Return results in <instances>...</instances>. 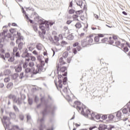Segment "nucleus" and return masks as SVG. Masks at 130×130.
Listing matches in <instances>:
<instances>
[{
  "label": "nucleus",
  "instance_id": "11",
  "mask_svg": "<svg viewBox=\"0 0 130 130\" xmlns=\"http://www.w3.org/2000/svg\"><path fill=\"white\" fill-rule=\"evenodd\" d=\"M56 68L57 71H61L62 73L65 72V71L67 70V68L66 67H62L60 68V65L59 64H57Z\"/></svg>",
  "mask_w": 130,
  "mask_h": 130
},
{
  "label": "nucleus",
  "instance_id": "62",
  "mask_svg": "<svg viewBox=\"0 0 130 130\" xmlns=\"http://www.w3.org/2000/svg\"><path fill=\"white\" fill-rule=\"evenodd\" d=\"M32 53H33V54H35L36 55H37L38 54V52L36 50L34 51Z\"/></svg>",
  "mask_w": 130,
  "mask_h": 130
},
{
  "label": "nucleus",
  "instance_id": "31",
  "mask_svg": "<svg viewBox=\"0 0 130 130\" xmlns=\"http://www.w3.org/2000/svg\"><path fill=\"white\" fill-rule=\"evenodd\" d=\"M96 113H94V112H92L90 115H91V117L92 119H94L95 118V116H96Z\"/></svg>",
  "mask_w": 130,
  "mask_h": 130
},
{
  "label": "nucleus",
  "instance_id": "20",
  "mask_svg": "<svg viewBox=\"0 0 130 130\" xmlns=\"http://www.w3.org/2000/svg\"><path fill=\"white\" fill-rule=\"evenodd\" d=\"M28 48L29 51H33L35 49V46L32 44H29L28 45Z\"/></svg>",
  "mask_w": 130,
  "mask_h": 130
},
{
  "label": "nucleus",
  "instance_id": "24",
  "mask_svg": "<svg viewBox=\"0 0 130 130\" xmlns=\"http://www.w3.org/2000/svg\"><path fill=\"white\" fill-rule=\"evenodd\" d=\"M80 11H76V13L77 15H73V19H77V18H78L79 17L78 15H80Z\"/></svg>",
  "mask_w": 130,
  "mask_h": 130
},
{
  "label": "nucleus",
  "instance_id": "45",
  "mask_svg": "<svg viewBox=\"0 0 130 130\" xmlns=\"http://www.w3.org/2000/svg\"><path fill=\"white\" fill-rule=\"evenodd\" d=\"M14 60V57H11L9 59H8V61L9 62H13Z\"/></svg>",
  "mask_w": 130,
  "mask_h": 130
},
{
  "label": "nucleus",
  "instance_id": "26",
  "mask_svg": "<svg viewBox=\"0 0 130 130\" xmlns=\"http://www.w3.org/2000/svg\"><path fill=\"white\" fill-rule=\"evenodd\" d=\"M25 44V43H23V42H20L19 44H18V48L20 50L22 49V48H23V45Z\"/></svg>",
  "mask_w": 130,
  "mask_h": 130
},
{
  "label": "nucleus",
  "instance_id": "15",
  "mask_svg": "<svg viewBox=\"0 0 130 130\" xmlns=\"http://www.w3.org/2000/svg\"><path fill=\"white\" fill-rule=\"evenodd\" d=\"M65 60H66V58H63L62 57H61L59 59V62H60V64L63 65V64H66L67 63Z\"/></svg>",
  "mask_w": 130,
  "mask_h": 130
},
{
  "label": "nucleus",
  "instance_id": "13",
  "mask_svg": "<svg viewBox=\"0 0 130 130\" xmlns=\"http://www.w3.org/2000/svg\"><path fill=\"white\" fill-rule=\"evenodd\" d=\"M125 44L124 43L121 44L120 42L119 41H115L114 46L116 47L120 46L121 48H123L125 46Z\"/></svg>",
  "mask_w": 130,
  "mask_h": 130
},
{
  "label": "nucleus",
  "instance_id": "22",
  "mask_svg": "<svg viewBox=\"0 0 130 130\" xmlns=\"http://www.w3.org/2000/svg\"><path fill=\"white\" fill-rule=\"evenodd\" d=\"M68 56H69V52L67 51H65L62 53V57L66 59V58H68Z\"/></svg>",
  "mask_w": 130,
  "mask_h": 130
},
{
  "label": "nucleus",
  "instance_id": "41",
  "mask_svg": "<svg viewBox=\"0 0 130 130\" xmlns=\"http://www.w3.org/2000/svg\"><path fill=\"white\" fill-rule=\"evenodd\" d=\"M114 118V116L113 115L111 114L109 115V119L110 120H112Z\"/></svg>",
  "mask_w": 130,
  "mask_h": 130
},
{
  "label": "nucleus",
  "instance_id": "48",
  "mask_svg": "<svg viewBox=\"0 0 130 130\" xmlns=\"http://www.w3.org/2000/svg\"><path fill=\"white\" fill-rule=\"evenodd\" d=\"M84 35H85V33L84 32H82L81 34L79 35V37L80 38H82L84 36Z\"/></svg>",
  "mask_w": 130,
  "mask_h": 130
},
{
  "label": "nucleus",
  "instance_id": "47",
  "mask_svg": "<svg viewBox=\"0 0 130 130\" xmlns=\"http://www.w3.org/2000/svg\"><path fill=\"white\" fill-rule=\"evenodd\" d=\"M98 36L99 38H103L104 37V34H98Z\"/></svg>",
  "mask_w": 130,
  "mask_h": 130
},
{
  "label": "nucleus",
  "instance_id": "54",
  "mask_svg": "<svg viewBox=\"0 0 130 130\" xmlns=\"http://www.w3.org/2000/svg\"><path fill=\"white\" fill-rule=\"evenodd\" d=\"M15 56L18 57H20V55L18 52L15 53Z\"/></svg>",
  "mask_w": 130,
  "mask_h": 130
},
{
  "label": "nucleus",
  "instance_id": "2",
  "mask_svg": "<svg viewBox=\"0 0 130 130\" xmlns=\"http://www.w3.org/2000/svg\"><path fill=\"white\" fill-rule=\"evenodd\" d=\"M68 75L67 72H64L63 74H62V75H59L58 76V79L59 80L58 81V87L60 89L63 88V85L62 84V83L64 85H66L67 84V81H68V78L67 77H63V76H67Z\"/></svg>",
  "mask_w": 130,
  "mask_h": 130
},
{
  "label": "nucleus",
  "instance_id": "27",
  "mask_svg": "<svg viewBox=\"0 0 130 130\" xmlns=\"http://www.w3.org/2000/svg\"><path fill=\"white\" fill-rule=\"evenodd\" d=\"M105 125L104 124L100 125L99 127V130H105Z\"/></svg>",
  "mask_w": 130,
  "mask_h": 130
},
{
  "label": "nucleus",
  "instance_id": "14",
  "mask_svg": "<svg viewBox=\"0 0 130 130\" xmlns=\"http://www.w3.org/2000/svg\"><path fill=\"white\" fill-rule=\"evenodd\" d=\"M81 45L84 47L89 45V43L88 42V40L87 39V37L85 39L81 41Z\"/></svg>",
  "mask_w": 130,
  "mask_h": 130
},
{
  "label": "nucleus",
  "instance_id": "55",
  "mask_svg": "<svg viewBox=\"0 0 130 130\" xmlns=\"http://www.w3.org/2000/svg\"><path fill=\"white\" fill-rule=\"evenodd\" d=\"M73 51L74 54H76V53H77V50L75 48L73 49Z\"/></svg>",
  "mask_w": 130,
  "mask_h": 130
},
{
  "label": "nucleus",
  "instance_id": "38",
  "mask_svg": "<svg viewBox=\"0 0 130 130\" xmlns=\"http://www.w3.org/2000/svg\"><path fill=\"white\" fill-rule=\"evenodd\" d=\"M27 67H28V64L26 62L24 63L23 65V69H27Z\"/></svg>",
  "mask_w": 130,
  "mask_h": 130
},
{
  "label": "nucleus",
  "instance_id": "52",
  "mask_svg": "<svg viewBox=\"0 0 130 130\" xmlns=\"http://www.w3.org/2000/svg\"><path fill=\"white\" fill-rule=\"evenodd\" d=\"M78 45H79V43L76 42V43H74L73 47H75L78 46Z\"/></svg>",
  "mask_w": 130,
  "mask_h": 130
},
{
  "label": "nucleus",
  "instance_id": "17",
  "mask_svg": "<svg viewBox=\"0 0 130 130\" xmlns=\"http://www.w3.org/2000/svg\"><path fill=\"white\" fill-rule=\"evenodd\" d=\"M43 45L42 44H41V43H39V44H38L37 45V46H36V47H37V48L38 49V50H42V49L43 48Z\"/></svg>",
  "mask_w": 130,
  "mask_h": 130
},
{
  "label": "nucleus",
  "instance_id": "50",
  "mask_svg": "<svg viewBox=\"0 0 130 130\" xmlns=\"http://www.w3.org/2000/svg\"><path fill=\"white\" fill-rule=\"evenodd\" d=\"M33 28H34V30H35L36 32L38 31V27L36 25L34 26Z\"/></svg>",
  "mask_w": 130,
  "mask_h": 130
},
{
  "label": "nucleus",
  "instance_id": "46",
  "mask_svg": "<svg viewBox=\"0 0 130 130\" xmlns=\"http://www.w3.org/2000/svg\"><path fill=\"white\" fill-rule=\"evenodd\" d=\"M108 118V116L107 115H104L102 116V119L103 120H106Z\"/></svg>",
  "mask_w": 130,
  "mask_h": 130
},
{
  "label": "nucleus",
  "instance_id": "16",
  "mask_svg": "<svg viewBox=\"0 0 130 130\" xmlns=\"http://www.w3.org/2000/svg\"><path fill=\"white\" fill-rule=\"evenodd\" d=\"M22 71V67L21 66V65H19L18 66H16L15 67V71L16 72H20Z\"/></svg>",
  "mask_w": 130,
  "mask_h": 130
},
{
  "label": "nucleus",
  "instance_id": "36",
  "mask_svg": "<svg viewBox=\"0 0 130 130\" xmlns=\"http://www.w3.org/2000/svg\"><path fill=\"white\" fill-rule=\"evenodd\" d=\"M5 57L6 58H9L10 57V54L9 53H6L5 54Z\"/></svg>",
  "mask_w": 130,
  "mask_h": 130
},
{
  "label": "nucleus",
  "instance_id": "21",
  "mask_svg": "<svg viewBox=\"0 0 130 130\" xmlns=\"http://www.w3.org/2000/svg\"><path fill=\"white\" fill-rule=\"evenodd\" d=\"M68 39L69 40H72L74 39V36H73V34L72 33L70 35H69L67 37Z\"/></svg>",
  "mask_w": 130,
  "mask_h": 130
},
{
  "label": "nucleus",
  "instance_id": "30",
  "mask_svg": "<svg viewBox=\"0 0 130 130\" xmlns=\"http://www.w3.org/2000/svg\"><path fill=\"white\" fill-rule=\"evenodd\" d=\"M122 112L123 114H126L128 112V110L126 108H124L122 109Z\"/></svg>",
  "mask_w": 130,
  "mask_h": 130
},
{
  "label": "nucleus",
  "instance_id": "6",
  "mask_svg": "<svg viewBox=\"0 0 130 130\" xmlns=\"http://www.w3.org/2000/svg\"><path fill=\"white\" fill-rule=\"evenodd\" d=\"M94 38V34H92L89 35V36H88L87 37V39L88 41V43L89 45H92L93 44V39Z\"/></svg>",
  "mask_w": 130,
  "mask_h": 130
},
{
  "label": "nucleus",
  "instance_id": "28",
  "mask_svg": "<svg viewBox=\"0 0 130 130\" xmlns=\"http://www.w3.org/2000/svg\"><path fill=\"white\" fill-rule=\"evenodd\" d=\"M28 56H29V53L27 52H24L22 55V57L23 58L28 57Z\"/></svg>",
  "mask_w": 130,
  "mask_h": 130
},
{
  "label": "nucleus",
  "instance_id": "63",
  "mask_svg": "<svg viewBox=\"0 0 130 130\" xmlns=\"http://www.w3.org/2000/svg\"><path fill=\"white\" fill-rule=\"evenodd\" d=\"M12 25L13 26H16L17 24L16 23H15V22H13V23H12Z\"/></svg>",
  "mask_w": 130,
  "mask_h": 130
},
{
  "label": "nucleus",
  "instance_id": "25",
  "mask_svg": "<svg viewBox=\"0 0 130 130\" xmlns=\"http://www.w3.org/2000/svg\"><path fill=\"white\" fill-rule=\"evenodd\" d=\"M54 24V22H48V23H46V24H45V26L47 27L48 28H49V25L50 26H52Z\"/></svg>",
  "mask_w": 130,
  "mask_h": 130
},
{
  "label": "nucleus",
  "instance_id": "12",
  "mask_svg": "<svg viewBox=\"0 0 130 130\" xmlns=\"http://www.w3.org/2000/svg\"><path fill=\"white\" fill-rule=\"evenodd\" d=\"M17 39L16 41V44H18L19 42H20V41L21 40H23V38L22 37V36H21V33L17 32Z\"/></svg>",
  "mask_w": 130,
  "mask_h": 130
},
{
  "label": "nucleus",
  "instance_id": "37",
  "mask_svg": "<svg viewBox=\"0 0 130 130\" xmlns=\"http://www.w3.org/2000/svg\"><path fill=\"white\" fill-rule=\"evenodd\" d=\"M75 13V10L74 9H70L69 11V13L70 14H74Z\"/></svg>",
  "mask_w": 130,
  "mask_h": 130
},
{
  "label": "nucleus",
  "instance_id": "5",
  "mask_svg": "<svg viewBox=\"0 0 130 130\" xmlns=\"http://www.w3.org/2000/svg\"><path fill=\"white\" fill-rule=\"evenodd\" d=\"M80 112H81V114L84 115V116H86L89 117V115H90L91 114V112L88 110V109H83V108H82L81 110L80 111Z\"/></svg>",
  "mask_w": 130,
  "mask_h": 130
},
{
  "label": "nucleus",
  "instance_id": "33",
  "mask_svg": "<svg viewBox=\"0 0 130 130\" xmlns=\"http://www.w3.org/2000/svg\"><path fill=\"white\" fill-rule=\"evenodd\" d=\"M94 41L95 42H99L100 41V38L98 36H96V37H95L94 38Z\"/></svg>",
  "mask_w": 130,
  "mask_h": 130
},
{
  "label": "nucleus",
  "instance_id": "56",
  "mask_svg": "<svg viewBox=\"0 0 130 130\" xmlns=\"http://www.w3.org/2000/svg\"><path fill=\"white\" fill-rule=\"evenodd\" d=\"M19 118L21 120H23L24 119V116L22 115H20L19 116Z\"/></svg>",
  "mask_w": 130,
  "mask_h": 130
},
{
  "label": "nucleus",
  "instance_id": "7",
  "mask_svg": "<svg viewBox=\"0 0 130 130\" xmlns=\"http://www.w3.org/2000/svg\"><path fill=\"white\" fill-rule=\"evenodd\" d=\"M9 99H12L15 103H18V104H20L21 100L20 99H17L16 98L15 95L13 94H10L8 96Z\"/></svg>",
  "mask_w": 130,
  "mask_h": 130
},
{
  "label": "nucleus",
  "instance_id": "57",
  "mask_svg": "<svg viewBox=\"0 0 130 130\" xmlns=\"http://www.w3.org/2000/svg\"><path fill=\"white\" fill-rule=\"evenodd\" d=\"M77 4L79 6V7H81L82 6V2H78V3H77Z\"/></svg>",
  "mask_w": 130,
  "mask_h": 130
},
{
  "label": "nucleus",
  "instance_id": "34",
  "mask_svg": "<svg viewBox=\"0 0 130 130\" xmlns=\"http://www.w3.org/2000/svg\"><path fill=\"white\" fill-rule=\"evenodd\" d=\"M18 77V75L17 74H14L13 76H12V78L14 80H16V79Z\"/></svg>",
  "mask_w": 130,
  "mask_h": 130
},
{
  "label": "nucleus",
  "instance_id": "35",
  "mask_svg": "<svg viewBox=\"0 0 130 130\" xmlns=\"http://www.w3.org/2000/svg\"><path fill=\"white\" fill-rule=\"evenodd\" d=\"M18 49L17 47H15L14 48V49H13V53L14 54H15V53H17V51H18Z\"/></svg>",
  "mask_w": 130,
  "mask_h": 130
},
{
  "label": "nucleus",
  "instance_id": "8",
  "mask_svg": "<svg viewBox=\"0 0 130 130\" xmlns=\"http://www.w3.org/2000/svg\"><path fill=\"white\" fill-rule=\"evenodd\" d=\"M39 28L41 29V31H39L40 36H43L46 34L45 26L44 25H40Z\"/></svg>",
  "mask_w": 130,
  "mask_h": 130
},
{
  "label": "nucleus",
  "instance_id": "53",
  "mask_svg": "<svg viewBox=\"0 0 130 130\" xmlns=\"http://www.w3.org/2000/svg\"><path fill=\"white\" fill-rule=\"evenodd\" d=\"M96 127V126H91L89 128V129L93 130V129L95 128Z\"/></svg>",
  "mask_w": 130,
  "mask_h": 130
},
{
  "label": "nucleus",
  "instance_id": "49",
  "mask_svg": "<svg viewBox=\"0 0 130 130\" xmlns=\"http://www.w3.org/2000/svg\"><path fill=\"white\" fill-rule=\"evenodd\" d=\"M24 73L23 72H22L20 74V76H19V78L20 79H22V78L24 77Z\"/></svg>",
  "mask_w": 130,
  "mask_h": 130
},
{
  "label": "nucleus",
  "instance_id": "10",
  "mask_svg": "<svg viewBox=\"0 0 130 130\" xmlns=\"http://www.w3.org/2000/svg\"><path fill=\"white\" fill-rule=\"evenodd\" d=\"M106 41H108V43H109V44L110 45H113L114 42H115L113 39L111 37H109V40L107 38H105L102 40L103 42H106Z\"/></svg>",
  "mask_w": 130,
  "mask_h": 130
},
{
  "label": "nucleus",
  "instance_id": "44",
  "mask_svg": "<svg viewBox=\"0 0 130 130\" xmlns=\"http://www.w3.org/2000/svg\"><path fill=\"white\" fill-rule=\"evenodd\" d=\"M95 118L97 120L100 119V118H101V115H99V114H96Z\"/></svg>",
  "mask_w": 130,
  "mask_h": 130
},
{
  "label": "nucleus",
  "instance_id": "9",
  "mask_svg": "<svg viewBox=\"0 0 130 130\" xmlns=\"http://www.w3.org/2000/svg\"><path fill=\"white\" fill-rule=\"evenodd\" d=\"M6 130H21V128L20 127L17 125H13L12 126L11 128H9V126L8 125H6V127L5 128Z\"/></svg>",
  "mask_w": 130,
  "mask_h": 130
},
{
  "label": "nucleus",
  "instance_id": "1",
  "mask_svg": "<svg viewBox=\"0 0 130 130\" xmlns=\"http://www.w3.org/2000/svg\"><path fill=\"white\" fill-rule=\"evenodd\" d=\"M30 58L32 61L28 63V66L29 68H26L25 69V73L28 74L29 73H31L32 74L31 75V77H33L34 75H36L39 73V69H37L35 70V68L34 67L35 66L34 61H35L36 60V57L31 56Z\"/></svg>",
  "mask_w": 130,
  "mask_h": 130
},
{
  "label": "nucleus",
  "instance_id": "29",
  "mask_svg": "<svg viewBox=\"0 0 130 130\" xmlns=\"http://www.w3.org/2000/svg\"><path fill=\"white\" fill-rule=\"evenodd\" d=\"M63 92L66 94V95H67L68 94V88L67 87H64L62 89Z\"/></svg>",
  "mask_w": 130,
  "mask_h": 130
},
{
  "label": "nucleus",
  "instance_id": "3",
  "mask_svg": "<svg viewBox=\"0 0 130 130\" xmlns=\"http://www.w3.org/2000/svg\"><path fill=\"white\" fill-rule=\"evenodd\" d=\"M52 34L54 35L53 36V40L52 41V44H54L56 45H59V40H63V37L62 34H60L58 35V37H57V32L55 31H53Z\"/></svg>",
  "mask_w": 130,
  "mask_h": 130
},
{
  "label": "nucleus",
  "instance_id": "4",
  "mask_svg": "<svg viewBox=\"0 0 130 130\" xmlns=\"http://www.w3.org/2000/svg\"><path fill=\"white\" fill-rule=\"evenodd\" d=\"M68 102L74 108H76L78 111L80 112L82 109V108L81 107V104L80 102L75 101V102H73L70 99L68 100Z\"/></svg>",
  "mask_w": 130,
  "mask_h": 130
},
{
  "label": "nucleus",
  "instance_id": "58",
  "mask_svg": "<svg viewBox=\"0 0 130 130\" xmlns=\"http://www.w3.org/2000/svg\"><path fill=\"white\" fill-rule=\"evenodd\" d=\"M71 60H72V58L71 57H69L67 59V62L68 63H70L71 62Z\"/></svg>",
  "mask_w": 130,
  "mask_h": 130
},
{
  "label": "nucleus",
  "instance_id": "43",
  "mask_svg": "<svg viewBox=\"0 0 130 130\" xmlns=\"http://www.w3.org/2000/svg\"><path fill=\"white\" fill-rule=\"evenodd\" d=\"M123 51L125 52H128V49L127 48V47H123Z\"/></svg>",
  "mask_w": 130,
  "mask_h": 130
},
{
  "label": "nucleus",
  "instance_id": "51",
  "mask_svg": "<svg viewBox=\"0 0 130 130\" xmlns=\"http://www.w3.org/2000/svg\"><path fill=\"white\" fill-rule=\"evenodd\" d=\"M10 31L11 34H14V32L15 31V29L14 28H12L10 30Z\"/></svg>",
  "mask_w": 130,
  "mask_h": 130
},
{
  "label": "nucleus",
  "instance_id": "32",
  "mask_svg": "<svg viewBox=\"0 0 130 130\" xmlns=\"http://www.w3.org/2000/svg\"><path fill=\"white\" fill-rule=\"evenodd\" d=\"M67 44H68V43L65 41H62V42H61V46H62V47H63L64 45H66Z\"/></svg>",
  "mask_w": 130,
  "mask_h": 130
},
{
  "label": "nucleus",
  "instance_id": "18",
  "mask_svg": "<svg viewBox=\"0 0 130 130\" xmlns=\"http://www.w3.org/2000/svg\"><path fill=\"white\" fill-rule=\"evenodd\" d=\"M121 116H122V113L120 112V111H118L116 113V117L119 119H121Z\"/></svg>",
  "mask_w": 130,
  "mask_h": 130
},
{
  "label": "nucleus",
  "instance_id": "19",
  "mask_svg": "<svg viewBox=\"0 0 130 130\" xmlns=\"http://www.w3.org/2000/svg\"><path fill=\"white\" fill-rule=\"evenodd\" d=\"M13 87V83L12 82H9L8 84H7L6 87L8 89H11Z\"/></svg>",
  "mask_w": 130,
  "mask_h": 130
},
{
  "label": "nucleus",
  "instance_id": "42",
  "mask_svg": "<svg viewBox=\"0 0 130 130\" xmlns=\"http://www.w3.org/2000/svg\"><path fill=\"white\" fill-rule=\"evenodd\" d=\"M114 41L115 42L116 41V40H117L118 39V37H117V36H115V35H114V36H112V38Z\"/></svg>",
  "mask_w": 130,
  "mask_h": 130
},
{
  "label": "nucleus",
  "instance_id": "39",
  "mask_svg": "<svg viewBox=\"0 0 130 130\" xmlns=\"http://www.w3.org/2000/svg\"><path fill=\"white\" fill-rule=\"evenodd\" d=\"M126 107L128 108V111L130 112V101L126 104Z\"/></svg>",
  "mask_w": 130,
  "mask_h": 130
},
{
  "label": "nucleus",
  "instance_id": "61",
  "mask_svg": "<svg viewBox=\"0 0 130 130\" xmlns=\"http://www.w3.org/2000/svg\"><path fill=\"white\" fill-rule=\"evenodd\" d=\"M4 86V84L3 83H0V88H3Z\"/></svg>",
  "mask_w": 130,
  "mask_h": 130
},
{
  "label": "nucleus",
  "instance_id": "40",
  "mask_svg": "<svg viewBox=\"0 0 130 130\" xmlns=\"http://www.w3.org/2000/svg\"><path fill=\"white\" fill-rule=\"evenodd\" d=\"M10 78H6L4 79V82L5 83H8L10 82Z\"/></svg>",
  "mask_w": 130,
  "mask_h": 130
},
{
  "label": "nucleus",
  "instance_id": "59",
  "mask_svg": "<svg viewBox=\"0 0 130 130\" xmlns=\"http://www.w3.org/2000/svg\"><path fill=\"white\" fill-rule=\"evenodd\" d=\"M0 57L4 59V60H6V58L4 55L0 54Z\"/></svg>",
  "mask_w": 130,
  "mask_h": 130
},
{
  "label": "nucleus",
  "instance_id": "60",
  "mask_svg": "<svg viewBox=\"0 0 130 130\" xmlns=\"http://www.w3.org/2000/svg\"><path fill=\"white\" fill-rule=\"evenodd\" d=\"M72 7H73V2L72 1V2H71L70 3L69 7L72 8Z\"/></svg>",
  "mask_w": 130,
  "mask_h": 130
},
{
  "label": "nucleus",
  "instance_id": "23",
  "mask_svg": "<svg viewBox=\"0 0 130 130\" xmlns=\"http://www.w3.org/2000/svg\"><path fill=\"white\" fill-rule=\"evenodd\" d=\"M75 26L76 27V28L80 29V28L82 27V25L80 22H77V23H76Z\"/></svg>",
  "mask_w": 130,
  "mask_h": 130
},
{
  "label": "nucleus",
  "instance_id": "64",
  "mask_svg": "<svg viewBox=\"0 0 130 130\" xmlns=\"http://www.w3.org/2000/svg\"><path fill=\"white\" fill-rule=\"evenodd\" d=\"M0 51L2 52V53H5V50L3 49H1L0 50Z\"/></svg>",
  "mask_w": 130,
  "mask_h": 130
}]
</instances>
